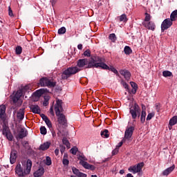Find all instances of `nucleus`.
<instances>
[{
  "label": "nucleus",
  "instance_id": "34",
  "mask_svg": "<svg viewBox=\"0 0 177 177\" xmlns=\"http://www.w3.org/2000/svg\"><path fill=\"white\" fill-rule=\"evenodd\" d=\"M45 164H46V165H52V159H50V157L47 156V157L46 158Z\"/></svg>",
  "mask_w": 177,
  "mask_h": 177
},
{
  "label": "nucleus",
  "instance_id": "8",
  "mask_svg": "<svg viewBox=\"0 0 177 177\" xmlns=\"http://www.w3.org/2000/svg\"><path fill=\"white\" fill-rule=\"evenodd\" d=\"M39 85H41V86H55L56 83L46 77H43L39 81Z\"/></svg>",
  "mask_w": 177,
  "mask_h": 177
},
{
  "label": "nucleus",
  "instance_id": "19",
  "mask_svg": "<svg viewBox=\"0 0 177 177\" xmlns=\"http://www.w3.org/2000/svg\"><path fill=\"white\" fill-rule=\"evenodd\" d=\"M44 172H45V170L44 169V167H40V168H39L38 170H37L34 173V176L35 177L42 176L44 175Z\"/></svg>",
  "mask_w": 177,
  "mask_h": 177
},
{
  "label": "nucleus",
  "instance_id": "3",
  "mask_svg": "<svg viewBox=\"0 0 177 177\" xmlns=\"http://www.w3.org/2000/svg\"><path fill=\"white\" fill-rule=\"evenodd\" d=\"M54 109L57 117H58V122H59V124H66V118L64 117V115L62 114V111H63L62 100H56V104L54 106Z\"/></svg>",
  "mask_w": 177,
  "mask_h": 177
},
{
  "label": "nucleus",
  "instance_id": "6",
  "mask_svg": "<svg viewBox=\"0 0 177 177\" xmlns=\"http://www.w3.org/2000/svg\"><path fill=\"white\" fill-rule=\"evenodd\" d=\"M3 135H5L8 140H13V136L12 135V133L9 131L8 122H4V124H3Z\"/></svg>",
  "mask_w": 177,
  "mask_h": 177
},
{
  "label": "nucleus",
  "instance_id": "12",
  "mask_svg": "<svg viewBox=\"0 0 177 177\" xmlns=\"http://www.w3.org/2000/svg\"><path fill=\"white\" fill-rule=\"evenodd\" d=\"M138 113H139V105L134 104V105L130 108V114H131L133 120L138 117Z\"/></svg>",
  "mask_w": 177,
  "mask_h": 177
},
{
  "label": "nucleus",
  "instance_id": "49",
  "mask_svg": "<svg viewBox=\"0 0 177 177\" xmlns=\"http://www.w3.org/2000/svg\"><path fill=\"white\" fill-rule=\"evenodd\" d=\"M160 107L161 106L160 105H156V111H158V113H160Z\"/></svg>",
  "mask_w": 177,
  "mask_h": 177
},
{
  "label": "nucleus",
  "instance_id": "38",
  "mask_svg": "<svg viewBox=\"0 0 177 177\" xmlns=\"http://www.w3.org/2000/svg\"><path fill=\"white\" fill-rule=\"evenodd\" d=\"M66 158V155H64V158H63V160H62V162H63V164H64V165H68V164H69V161H68V160L67 159V158Z\"/></svg>",
  "mask_w": 177,
  "mask_h": 177
},
{
  "label": "nucleus",
  "instance_id": "44",
  "mask_svg": "<svg viewBox=\"0 0 177 177\" xmlns=\"http://www.w3.org/2000/svg\"><path fill=\"white\" fill-rule=\"evenodd\" d=\"M84 56H87V57H89L91 56V51L89 50H86L84 53Z\"/></svg>",
  "mask_w": 177,
  "mask_h": 177
},
{
  "label": "nucleus",
  "instance_id": "16",
  "mask_svg": "<svg viewBox=\"0 0 177 177\" xmlns=\"http://www.w3.org/2000/svg\"><path fill=\"white\" fill-rule=\"evenodd\" d=\"M176 124H177V116H174L169 120V129H172V127H174V125H176Z\"/></svg>",
  "mask_w": 177,
  "mask_h": 177
},
{
  "label": "nucleus",
  "instance_id": "57",
  "mask_svg": "<svg viewBox=\"0 0 177 177\" xmlns=\"http://www.w3.org/2000/svg\"><path fill=\"white\" fill-rule=\"evenodd\" d=\"M124 172L125 171L123 169L120 171V174H121V175H122Z\"/></svg>",
  "mask_w": 177,
  "mask_h": 177
},
{
  "label": "nucleus",
  "instance_id": "24",
  "mask_svg": "<svg viewBox=\"0 0 177 177\" xmlns=\"http://www.w3.org/2000/svg\"><path fill=\"white\" fill-rule=\"evenodd\" d=\"M46 90L44 88H41L39 90H37L35 93V96H36L37 97H41V96H42V95H44V93H45Z\"/></svg>",
  "mask_w": 177,
  "mask_h": 177
},
{
  "label": "nucleus",
  "instance_id": "18",
  "mask_svg": "<svg viewBox=\"0 0 177 177\" xmlns=\"http://www.w3.org/2000/svg\"><path fill=\"white\" fill-rule=\"evenodd\" d=\"M174 169H175V165H173V166L166 169L162 172V175H164V176H168V175H169V174H171V172H172V171H174Z\"/></svg>",
  "mask_w": 177,
  "mask_h": 177
},
{
  "label": "nucleus",
  "instance_id": "29",
  "mask_svg": "<svg viewBox=\"0 0 177 177\" xmlns=\"http://www.w3.org/2000/svg\"><path fill=\"white\" fill-rule=\"evenodd\" d=\"M141 122H145L146 121V111L142 110L141 117H140Z\"/></svg>",
  "mask_w": 177,
  "mask_h": 177
},
{
  "label": "nucleus",
  "instance_id": "2",
  "mask_svg": "<svg viewBox=\"0 0 177 177\" xmlns=\"http://www.w3.org/2000/svg\"><path fill=\"white\" fill-rule=\"evenodd\" d=\"M32 167V162L30 160H28L24 164V168L21 165L18 164L15 168V174L19 177H24L26 175H28L31 172V167Z\"/></svg>",
  "mask_w": 177,
  "mask_h": 177
},
{
  "label": "nucleus",
  "instance_id": "42",
  "mask_svg": "<svg viewBox=\"0 0 177 177\" xmlns=\"http://www.w3.org/2000/svg\"><path fill=\"white\" fill-rule=\"evenodd\" d=\"M47 127H48V128H52V122H50V120L48 119V120H46L45 121Z\"/></svg>",
  "mask_w": 177,
  "mask_h": 177
},
{
  "label": "nucleus",
  "instance_id": "15",
  "mask_svg": "<svg viewBox=\"0 0 177 177\" xmlns=\"http://www.w3.org/2000/svg\"><path fill=\"white\" fill-rule=\"evenodd\" d=\"M120 73L121 75H123V77L127 80V81L131 78V73L128 71L127 70H121L120 71Z\"/></svg>",
  "mask_w": 177,
  "mask_h": 177
},
{
  "label": "nucleus",
  "instance_id": "10",
  "mask_svg": "<svg viewBox=\"0 0 177 177\" xmlns=\"http://www.w3.org/2000/svg\"><path fill=\"white\" fill-rule=\"evenodd\" d=\"M150 21V15H149L147 12L145 13V19L143 21L142 24L145 26L146 28H148V30H152V31H154V26H150V25L153 24V22H149Z\"/></svg>",
  "mask_w": 177,
  "mask_h": 177
},
{
  "label": "nucleus",
  "instance_id": "20",
  "mask_svg": "<svg viewBox=\"0 0 177 177\" xmlns=\"http://www.w3.org/2000/svg\"><path fill=\"white\" fill-rule=\"evenodd\" d=\"M30 110L32 113H35V114H39V113H41V109L38 105H32L30 106Z\"/></svg>",
  "mask_w": 177,
  "mask_h": 177
},
{
  "label": "nucleus",
  "instance_id": "35",
  "mask_svg": "<svg viewBox=\"0 0 177 177\" xmlns=\"http://www.w3.org/2000/svg\"><path fill=\"white\" fill-rule=\"evenodd\" d=\"M127 20L128 19H127V15L125 14H123L120 17V21H124L125 23Z\"/></svg>",
  "mask_w": 177,
  "mask_h": 177
},
{
  "label": "nucleus",
  "instance_id": "23",
  "mask_svg": "<svg viewBox=\"0 0 177 177\" xmlns=\"http://www.w3.org/2000/svg\"><path fill=\"white\" fill-rule=\"evenodd\" d=\"M169 19L173 21H176L177 20V10L173 11L170 15Z\"/></svg>",
  "mask_w": 177,
  "mask_h": 177
},
{
  "label": "nucleus",
  "instance_id": "26",
  "mask_svg": "<svg viewBox=\"0 0 177 177\" xmlns=\"http://www.w3.org/2000/svg\"><path fill=\"white\" fill-rule=\"evenodd\" d=\"M130 84L131 85V87L133 88L131 90V93H136V91H138V84H136V83L133 82H131Z\"/></svg>",
  "mask_w": 177,
  "mask_h": 177
},
{
  "label": "nucleus",
  "instance_id": "17",
  "mask_svg": "<svg viewBox=\"0 0 177 177\" xmlns=\"http://www.w3.org/2000/svg\"><path fill=\"white\" fill-rule=\"evenodd\" d=\"M72 171L75 175H77L78 177H86V174L80 172V170H78L75 167H72Z\"/></svg>",
  "mask_w": 177,
  "mask_h": 177
},
{
  "label": "nucleus",
  "instance_id": "40",
  "mask_svg": "<svg viewBox=\"0 0 177 177\" xmlns=\"http://www.w3.org/2000/svg\"><path fill=\"white\" fill-rule=\"evenodd\" d=\"M71 153L75 156L77 154V152L78 151V149L77 147H73L70 150Z\"/></svg>",
  "mask_w": 177,
  "mask_h": 177
},
{
  "label": "nucleus",
  "instance_id": "59",
  "mask_svg": "<svg viewBox=\"0 0 177 177\" xmlns=\"http://www.w3.org/2000/svg\"><path fill=\"white\" fill-rule=\"evenodd\" d=\"M71 177H74V176H71Z\"/></svg>",
  "mask_w": 177,
  "mask_h": 177
},
{
  "label": "nucleus",
  "instance_id": "58",
  "mask_svg": "<svg viewBox=\"0 0 177 177\" xmlns=\"http://www.w3.org/2000/svg\"><path fill=\"white\" fill-rule=\"evenodd\" d=\"M152 24H151V25H149V26H150V27H153V30H154V28H155V25H154V23L152 22Z\"/></svg>",
  "mask_w": 177,
  "mask_h": 177
},
{
  "label": "nucleus",
  "instance_id": "54",
  "mask_svg": "<svg viewBox=\"0 0 177 177\" xmlns=\"http://www.w3.org/2000/svg\"><path fill=\"white\" fill-rule=\"evenodd\" d=\"M52 6L55 5L56 3V0H51Z\"/></svg>",
  "mask_w": 177,
  "mask_h": 177
},
{
  "label": "nucleus",
  "instance_id": "48",
  "mask_svg": "<svg viewBox=\"0 0 177 177\" xmlns=\"http://www.w3.org/2000/svg\"><path fill=\"white\" fill-rule=\"evenodd\" d=\"M8 9H9V12H8L9 16H13V12L12 11V9H10V7H9Z\"/></svg>",
  "mask_w": 177,
  "mask_h": 177
},
{
  "label": "nucleus",
  "instance_id": "28",
  "mask_svg": "<svg viewBox=\"0 0 177 177\" xmlns=\"http://www.w3.org/2000/svg\"><path fill=\"white\" fill-rule=\"evenodd\" d=\"M44 99V101L43 102L44 106H48V104H49V100L50 99V97L49 95H45Z\"/></svg>",
  "mask_w": 177,
  "mask_h": 177
},
{
  "label": "nucleus",
  "instance_id": "25",
  "mask_svg": "<svg viewBox=\"0 0 177 177\" xmlns=\"http://www.w3.org/2000/svg\"><path fill=\"white\" fill-rule=\"evenodd\" d=\"M17 117L19 120H23L24 118V109L19 110Z\"/></svg>",
  "mask_w": 177,
  "mask_h": 177
},
{
  "label": "nucleus",
  "instance_id": "21",
  "mask_svg": "<svg viewBox=\"0 0 177 177\" xmlns=\"http://www.w3.org/2000/svg\"><path fill=\"white\" fill-rule=\"evenodd\" d=\"M18 136L19 139H23V138H26V136H27V131H26V129H21Z\"/></svg>",
  "mask_w": 177,
  "mask_h": 177
},
{
  "label": "nucleus",
  "instance_id": "43",
  "mask_svg": "<svg viewBox=\"0 0 177 177\" xmlns=\"http://www.w3.org/2000/svg\"><path fill=\"white\" fill-rule=\"evenodd\" d=\"M124 142H127V140H122L120 142H119V143L118 144V145L116 146V148H117V149H120V147H121V146H122Z\"/></svg>",
  "mask_w": 177,
  "mask_h": 177
},
{
  "label": "nucleus",
  "instance_id": "37",
  "mask_svg": "<svg viewBox=\"0 0 177 177\" xmlns=\"http://www.w3.org/2000/svg\"><path fill=\"white\" fill-rule=\"evenodd\" d=\"M15 50H16L17 55H21V52L23 49L21 48V46H17Z\"/></svg>",
  "mask_w": 177,
  "mask_h": 177
},
{
  "label": "nucleus",
  "instance_id": "27",
  "mask_svg": "<svg viewBox=\"0 0 177 177\" xmlns=\"http://www.w3.org/2000/svg\"><path fill=\"white\" fill-rule=\"evenodd\" d=\"M101 136L102 138H109V136H110V133H109V130L105 129L103 131L101 132Z\"/></svg>",
  "mask_w": 177,
  "mask_h": 177
},
{
  "label": "nucleus",
  "instance_id": "41",
  "mask_svg": "<svg viewBox=\"0 0 177 177\" xmlns=\"http://www.w3.org/2000/svg\"><path fill=\"white\" fill-rule=\"evenodd\" d=\"M40 132L41 135H46V128L45 127H41L40 128Z\"/></svg>",
  "mask_w": 177,
  "mask_h": 177
},
{
  "label": "nucleus",
  "instance_id": "1",
  "mask_svg": "<svg viewBox=\"0 0 177 177\" xmlns=\"http://www.w3.org/2000/svg\"><path fill=\"white\" fill-rule=\"evenodd\" d=\"M91 67H96L97 68H109L106 64L102 62V59L99 57L92 58L90 61L88 59H79L77 62V66L69 67L64 71L62 73V80H67L71 75L77 74V73L85 68H91Z\"/></svg>",
  "mask_w": 177,
  "mask_h": 177
},
{
  "label": "nucleus",
  "instance_id": "5",
  "mask_svg": "<svg viewBox=\"0 0 177 177\" xmlns=\"http://www.w3.org/2000/svg\"><path fill=\"white\" fill-rule=\"evenodd\" d=\"M28 89H30V86H26L25 87H24L22 90H18L16 94L12 97V102L14 103L17 102L20 100L21 96H23V93H25V92H27Z\"/></svg>",
  "mask_w": 177,
  "mask_h": 177
},
{
  "label": "nucleus",
  "instance_id": "14",
  "mask_svg": "<svg viewBox=\"0 0 177 177\" xmlns=\"http://www.w3.org/2000/svg\"><path fill=\"white\" fill-rule=\"evenodd\" d=\"M16 158H17V151L12 150L10 157V163L15 164L16 162Z\"/></svg>",
  "mask_w": 177,
  "mask_h": 177
},
{
  "label": "nucleus",
  "instance_id": "22",
  "mask_svg": "<svg viewBox=\"0 0 177 177\" xmlns=\"http://www.w3.org/2000/svg\"><path fill=\"white\" fill-rule=\"evenodd\" d=\"M50 147V142H46L40 145L39 149L43 151L48 150V148Z\"/></svg>",
  "mask_w": 177,
  "mask_h": 177
},
{
  "label": "nucleus",
  "instance_id": "36",
  "mask_svg": "<svg viewBox=\"0 0 177 177\" xmlns=\"http://www.w3.org/2000/svg\"><path fill=\"white\" fill-rule=\"evenodd\" d=\"M107 68H103L104 70H111V71H113V73H114L115 74H117L118 73V71H117L115 70V68L113 66L109 67V66H107Z\"/></svg>",
  "mask_w": 177,
  "mask_h": 177
},
{
  "label": "nucleus",
  "instance_id": "9",
  "mask_svg": "<svg viewBox=\"0 0 177 177\" xmlns=\"http://www.w3.org/2000/svg\"><path fill=\"white\" fill-rule=\"evenodd\" d=\"M143 165V162L138 163L136 165L129 167L128 171L132 174H138V172H140V171H142Z\"/></svg>",
  "mask_w": 177,
  "mask_h": 177
},
{
  "label": "nucleus",
  "instance_id": "30",
  "mask_svg": "<svg viewBox=\"0 0 177 177\" xmlns=\"http://www.w3.org/2000/svg\"><path fill=\"white\" fill-rule=\"evenodd\" d=\"M162 75L163 77H172V72L169 71H165L162 72Z\"/></svg>",
  "mask_w": 177,
  "mask_h": 177
},
{
  "label": "nucleus",
  "instance_id": "45",
  "mask_svg": "<svg viewBox=\"0 0 177 177\" xmlns=\"http://www.w3.org/2000/svg\"><path fill=\"white\" fill-rule=\"evenodd\" d=\"M118 151H119V149L116 147V148L112 151L113 156H115V154H118Z\"/></svg>",
  "mask_w": 177,
  "mask_h": 177
},
{
  "label": "nucleus",
  "instance_id": "7",
  "mask_svg": "<svg viewBox=\"0 0 177 177\" xmlns=\"http://www.w3.org/2000/svg\"><path fill=\"white\" fill-rule=\"evenodd\" d=\"M133 127H127L126 131L124 132V137L123 138V140H132V135H133V131H134Z\"/></svg>",
  "mask_w": 177,
  "mask_h": 177
},
{
  "label": "nucleus",
  "instance_id": "32",
  "mask_svg": "<svg viewBox=\"0 0 177 177\" xmlns=\"http://www.w3.org/2000/svg\"><path fill=\"white\" fill-rule=\"evenodd\" d=\"M62 143L64 145H65V146H66V147H68V149H70V142H68V140L66 138L62 139Z\"/></svg>",
  "mask_w": 177,
  "mask_h": 177
},
{
  "label": "nucleus",
  "instance_id": "56",
  "mask_svg": "<svg viewBox=\"0 0 177 177\" xmlns=\"http://www.w3.org/2000/svg\"><path fill=\"white\" fill-rule=\"evenodd\" d=\"M127 177H133L132 174H127Z\"/></svg>",
  "mask_w": 177,
  "mask_h": 177
},
{
  "label": "nucleus",
  "instance_id": "47",
  "mask_svg": "<svg viewBox=\"0 0 177 177\" xmlns=\"http://www.w3.org/2000/svg\"><path fill=\"white\" fill-rule=\"evenodd\" d=\"M50 113L51 114V115H55V112H53V106L50 107Z\"/></svg>",
  "mask_w": 177,
  "mask_h": 177
},
{
  "label": "nucleus",
  "instance_id": "53",
  "mask_svg": "<svg viewBox=\"0 0 177 177\" xmlns=\"http://www.w3.org/2000/svg\"><path fill=\"white\" fill-rule=\"evenodd\" d=\"M77 49H80V50H82V44H78Z\"/></svg>",
  "mask_w": 177,
  "mask_h": 177
},
{
  "label": "nucleus",
  "instance_id": "50",
  "mask_svg": "<svg viewBox=\"0 0 177 177\" xmlns=\"http://www.w3.org/2000/svg\"><path fill=\"white\" fill-rule=\"evenodd\" d=\"M41 117L44 121H46V120H49V118H48V117H46L45 115H42Z\"/></svg>",
  "mask_w": 177,
  "mask_h": 177
},
{
  "label": "nucleus",
  "instance_id": "31",
  "mask_svg": "<svg viewBox=\"0 0 177 177\" xmlns=\"http://www.w3.org/2000/svg\"><path fill=\"white\" fill-rule=\"evenodd\" d=\"M124 53L126 55H131V53H132V50L131 49V48L128 46H126L124 47Z\"/></svg>",
  "mask_w": 177,
  "mask_h": 177
},
{
  "label": "nucleus",
  "instance_id": "13",
  "mask_svg": "<svg viewBox=\"0 0 177 177\" xmlns=\"http://www.w3.org/2000/svg\"><path fill=\"white\" fill-rule=\"evenodd\" d=\"M5 111H6V106L5 105L0 106V118L3 121V124L6 122L5 121Z\"/></svg>",
  "mask_w": 177,
  "mask_h": 177
},
{
  "label": "nucleus",
  "instance_id": "46",
  "mask_svg": "<svg viewBox=\"0 0 177 177\" xmlns=\"http://www.w3.org/2000/svg\"><path fill=\"white\" fill-rule=\"evenodd\" d=\"M151 118H153V114H151V113L148 114V115L147 117V120L149 121V120H151Z\"/></svg>",
  "mask_w": 177,
  "mask_h": 177
},
{
  "label": "nucleus",
  "instance_id": "51",
  "mask_svg": "<svg viewBox=\"0 0 177 177\" xmlns=\"http://www.w3.org/2000/svg\"><path fill=\"white\" fill-rule=\"evenodd\" d=\"M122 85L125 89H128V84L126 82H123Z\"/></svg>",
  "mask_w": 177,
  "mask_h": 177
},
{
  "label": "nucleus",
  "instance_id": "39",
  "mask_svg": "<svg viewBox=\"0 0 177 177\" xmlns=\"http://www.w3.org/2000/svg\"><path fill=\"white\" fill-rule=\"evenodd\" d=\"M58 34H66V28L62 27L58 30Z\"/></svg>",
  "mask_w": 177,
  "mask_h": 177
},
{
  "label": "nucleus",
  "instance_id": "55",
  "mask_svg": "<svg viewBox=\"0 0 177 177\" xmlns=\"http://www.w3.org/2000/svg\"><path fill=\"white\" fill-rule=\"evenodd\" d=\"M61 153H64V149H66L65 147H61Z\"/></svg>",
  "mask_w": 177,
  "mask_h": 177
},
{
  "label": "nucleus",
  "instance_id": "11",
  "mask_svg": "<svg viewBox=\"0 0 177 177\" xmlns=\"http://www.w3.org/2000/svg\"><path fill=\"white\" fill-rule=\"evenodd\" d=\"M173 24V22L169 19V18L165 19L161 24V31L164 32L165 30H168Z\"/></svg>",
  "mask_w": 177,
  "mask_h": 177
},
{
  "label": "nucleus",
  "instance_id": "4",
  "mask_svg": "<svg viewBox=\"0 0 177 177\" xmlns=\"http://www.w3.org/2000/svg\"><path fill=\"white\" fill-rule=\"evenodd\" d=\"M78 159L80 160V165H82L86 169H90L91 171H95V169H96L95 166L89 165V163L86 162L88 161V159L85 156H80Z\"/></svg>",
  "mask_w": 177,
  "mask_h": 177
},
{
  "label": "nucleus",
  "instance_id": "52",
  "mask_svg": "<svg viewBox=\"0 0 177 177\" xmlns=\"http://www.w3.org/2000/svg\"><path fill=\"white\" fill-rule=\"evenodd\" d=\"M55 156H59V149H56L55 150Z\"/></svg>",
  "mask_w": 177,
  "mask_h": 177
},
{
  "label": "nucleus",
  "instance_id": "33",
  "mask_svg": "<svg viewBox=\"0 0 177 177\" xmlns=\"http://www.w3.org/2000/svg\"><path fill=\"white\" fill-rule=\"evenodd\" d=\"M109 39L112 41V42H115L117 37H115V34L112 33L109 35Z\"/></svg>",
  "mask_w": 177,
  "mask_h": 177
}]
</instances>
